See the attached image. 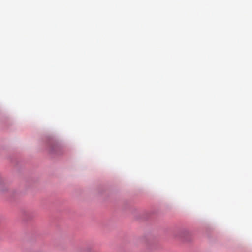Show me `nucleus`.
<instances>
[{
	"label": "nucleus",
	"mask_w": 252,
	"mask_h": 252,
	"mask_svg": "<svg viewBox=\"0 0 252 252\" xmlns=\"http://www.w3.org/2000/svg\"><path fill=\"white\" fill-rule=\"evenodd\" d=\"M83 252H92V251L90 248H87L84 250Z\"/></svg>",
	"instance_id": "1"
}]
</instances>
